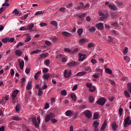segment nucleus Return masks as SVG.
Segmentation results:
<instances>
[{"label":"nucleus","instance_id":"11","mask_svg":"<svg viewBox=\"0 0 131 131\" xmlns=\"http://www.w3.org/2000/svg\"><path fill=\"white\" fill-rule=\"evenodd\" d=\"M48 56V53H42L40 55V57L38 58L40 60H42V59H45V58H47Z\"/></svg>","mask_w":131,"mask_h":131},{"label":"nucleus","instance_id":"1","mask_svg":"<svg viewBox=\"0 0 131 131\" xmlns=\"http://www.w3.org/2000/svg\"><path fill=\"white\" fill-rule=\"evenodd\" d=\"M32 123L34 124V126L36 128H38V127H39V124H40V118L39 117L37 118V120H36V118L35 117L32 118Z\"/></svg>","mask_w":131,"mask_h":131},{"label":"nucleus","instance_id":"22","mask_svg":"<svg viewBox=\"0 0 131 131\" xmlns=\"http://www.w3.org/2000/svg\"><path fill=\"white\" fill-rule=\"evenodd\" d=\"M106 126H107V121H104L103 124L101 126V130L105 129V128H106Z\"/></svg>","mask_w":131,"mask_h":131},{"label":"nucleus","instance_id":"64","mask_svg":"<svg viewBox=\"0 0 131 131\" xmlns=\"http://www.w3.org/2000/svg\"><path fill=\"white\" fill-rule=\"evenodd\" d=\"M19 30L20 31L27 30V28H26L25 27H21L20 28Z\"/></svg>","mask_w":131,"mask_h":131},{"label":"nucleus","instance_id":"12","mask_svg":"<svg viewBox=\"0 0 131 131\" xmlns=\"http://www.w3.org/2000/svg\"><path fill=\"white\" fill-rule=\"evenodd\" d=\"M86 74V72L84 71L79 72L75 75V76H81L82 75H85Z\"/></svg>","mask_w":131,"mask_h":131},{"label":"nucleus","instance_id":"7","mask_svg":"<svg viewBox=\"0 0 131 131\" xmlns=\"http://www.w3.org/2000/svg\"><path fill=\"white\" fill-rule=\"evenodd\" d=\"M130 119V117H129V116L127 117L124 119V127H127L128 125V122H129Z\"/></svg>","mask_w":131,"mask_h":131},{"label":"nucleus","instance_id":"4","mask_svg":"<svg viewBox=\"0 0 131 131\" xmlns=\"http://www.w3.org/2000/svg\"><path fill=\"white\" fill-rule=\"evenodd\" d=\"M84 113L86 117H87V118H91V117H92V113H91V111L89 110L85 111Z\"/></svg>","mask_w":131,"mask_h":131},{"label":"nucleus","instance_id":"13","mask_svg":"<svg viewBox=\"0 0 131 131\" xmlns=\"http://www.w3.org/2000/svg\"><path fill=\"white\" fill-rule=\"evenodd\" d=\"M51 77V74L48 73L43 75V78L46 79V80H48L49 78Z\"/></svg>","mask_w":131,"mask_h":131},{"label":"nucleus","instance_id":"41","mask_svg":"<svg viewBox=\"0 0 131 131\" xmlns=\"http://www.w3.org/2000/svg\"><path fill=\"white\" fill-rule=\"evenodd\" d=\"M89 91L91 92L92 93H94L95 91H96V88L94 86H92V88H91L89 89Z\"/></svg>","mask_w":131,"mask_h":131},{"label":"nucleus","instance_id":"35","mask_svg":"<svg viewBox=\"0 0 131 131\" xmlns=\"http://www.w3.org/2000/svg\"><path fill=\"white\" fill-rule=\"evenodd\" d=\"M124 93V96L126 98H130V94H129V93H128V92H127V91H125Z\"/></svg>","mask_w":131,"mask_h":131},{"label":"nucleus","instance_id":"36","mask_svg":"<svg viewBox=\"0 0 131 131\" xmlns=\"http://www.w3.org/2000/svg\"><path fill=\"white\" fill-rule=\"evenodd\" d=\"M9 37H6L2 39V42H4V43H7V42H8Z\"/></svg>","mask_w":131,"mask_h":131},{"label":"nucleus","instance_id":"34","mask_svg":"<svg viewBox=\"0 0 131 131\" xmlns=\"http://www.w3.org/2000/svg\"><path fill=\"white\" fill-rule=\"evenodd\" d=\"M59 11L61 13H66V8L61 7L60 8H59Z\"/></svg>","mask_w":131,"mask_h":131},{"label":"nucleus","instance_id":"8","mask_svg":"<svg viewBox=\"0 0 131 131\" xmlns=\"http://www.w3.org/2000/svg\"><path fill=\"white\" fill-rule=\"evenodd\" d=\"M79 61L80 62H82V61L85 59V57H86L85 55H83L81 53H79Z\"/></svg>","mask_w":131,"mask_h":131},{"label":"nucleus","instance_id":"51","mask_svg":"<svg viewBox=\"0 0 131 131\" xmlns=\"http://www.w3.org/2000/svg\"><path fill=\"white\" fill-rule=\"evenodd\" d=\"M43 93V92L41 91V89L40 88L39 89L38 94L39 96H42V94Z\"/></svg>","mask_w":131,"mask_h":131},{"label":"nucleus","instance_id":"33","mask_svg":"<svg viewBox=\"0 0 131 131\" xmlns=\"http://www.w3.org/2000/svg\"><path fill=\"white\" fill-rule=\"evenodd\" d=\"M82 32H83V30L82 29L80 28L77 30V33L79 36L82 34Z\"/></svg>","mask_w":131,"mask_h":131},{"label":"nucleus","instance_id":"15","mask_svg":"<svg viewBox=\"0 0 131 131\" xmlns=\"http://www.w3.org/2000/svg\"><path fill=\"white\" fill-rule=\"evenodd\" d=\"M22 51L20 50L15 51V55L18 57H21V56H22Z\"/></svg>","mask_w":131,"mask_h":131},{"label":"nucleus","instance_id":"21","mask_svg":"<svg viewBox=\"0 0 131 131\" xmlns=\"http://www.w3.org/2000/svg\"><path fill=\"white\" fill-rule=\"evenodd\" d=\"M41 74V71H38L37 73H36V74L34 76V78L35 79V80H37L38 79V76Z\"/></svg>","mask_w":131,"mask_h":131},{"label":"nucleus","instance_id":"19","mask_svg":"<svg viewBox=\"0 0 131 131\" xmlns=\"http://www.w3.org/2000/svg\"><path fill=\"white\" fill-rule=\"evenodd\" d=\"M17 94H18V90H15L14 91V92L12 94V97L13 98V100H15V98H16V97H17Z\"/></svg>","mask_w":131,"mask_h":131},{"label":"nucleus","instance_id":"6","mask_svg":"<svg viewBox=\"0 0 131 131\" xmlns=\"http://www.w3.org/2000/svg\"><path fill=\"white\" fill-rule=\"evenodd\" d=\"M96 27L99 29V30H103L104 29V25L102 23H99L96 25Z\"/></svg>","mask_w":131,"mask_h":131},{"label":"nucleus","instance_id":"49","mask_svg":"<svg viewBox=\"0 0 131 131\" xmlns=\"http://www.w3.org/2000/svg\"><path fill=\"white\" fill-rule=\"evenodd\" d=\"M28 17V14L24 15L21 17V20H26V19H27Z\"/></svg>","mask_w":131,"mask_h":131},{"label":"nucleus","instance_id":"50","mask_svg":"<svg viewBox=\"0 0 131 131\" xmlns=\"http://www.w3.org/2000/svg\"><path fill=\"white\" fill-rule=\"evenodd\" d=\"M89 31L90 32H95V31H96V28H95L94 27L91 28L89 29Z\"/></svg>","mask_w":131,"mask_h":131},{"label":"nucleus","instance_id":"40","mask_svg":"<svg viewBox=\"0 0 131 131\" xmlns=\"http://www.w3.org/2000/svg\"><path fill=\"white\" fill-rule=\"evenodd\" d=\"M105 72L108 73V74H112V71L109 68L105 69Z\"/></svg>","mask_w":131,"mask_h":131},{"label":"nucleus","instance_id":"31","mask_svg":"<svg viewBox=\"0 0 131 131\" xmlns=\"http://www.w3.org/2000/svg\"><path fill=\"white\" fill-rule=\"evenodd\" d=\"M43 14H45V11H37L35 13V16H38V15H42Z\"/></svg>","mask_w":131,"mask_h":131},{"label":"nucleus","instance_id":"32","mask_svg":"<svg viewBox=\"0 0 131 131\" xmlns=\"http://www.w3.org/2000/svg\"><path fill=\"white\" fill-rule=\"evenodd\" d=\"M127 85V91L131 94V83H128Z\"/></svg>","mask_w":131,"mask_h":131},{"label":"nucleus","instance_id":"44","mask_svg":"<svg viewBox=\"0 0 131 131\" xmlns=\"http://www.w3.org/2000/svg\"><path fill=\"white\" fill-rule=\"evenodd\" d=\"M86 16V13H82L81 15H78V17L80 19H82V18H83V17H85Z\"/></svg>","mask_w":131,"mask_h":131},{"label":"nucleus","instance_id":"58","mask_svg":"<svg viewBox=\"0 0 131 131\" xmlns=\"http://www.w3.org/2000/svg\"><path fill=\"white\" fill-rule=\"evenodd\" d=\"M50 120L52 123H56V122H57V121H58V120H57L56 119H54V118L51 119Z\"/></svg>","mask_w":131,"mask_h":131},{"label":"nucleus","instance_id":"57","mask_svg":"<svg viewBox=\"0 0 131 131\" xmlns=\"http://www.w3.org/2000/svg\"><path fill=\"white\" fill-rule=\"evenodd\" d=\"M61 95H62V96H66L67 95V92H66V90L61 91Z\"/></svg>","mask_w":131,"mask_h":131},{"label":"nucleus","instance_id":"26","mask_svg":"<svg viewBox=\"0 0 131 131\" xmlns=\"http://www.w3.org/2000/svg\"><path fill=\"white\" fill-rule=\"evenodd\" d=\"M21 109V105L18 104L15 106V111L16 112H19Z\"/></svg>","mask_w":131,"mask_h":131},{"label":"nucleus","instance_id":"2","mask_svg":"<svg viewBox=\"0 0 131 131\" xmlns=\"http://www.w3.org/2000/svg\"><path fill=\"white\" fill-rule=\"evenodd\" d=\"M97 104L101 106H104L106 103V99L104 98H99L96 102Z\"/></svg>","mask_w":131,"mask_h":131},{"label":"nucleus","instance_id":"56","mask_svg":"<svg viewBox=\"0 0 131 131\" xmlns=\"http://www.w3.org/2000/svg\"><path fill=\"white\" fill-rule=\"evenodd\" d=\"M40 27H43V26H48V24L45 23H41L40 24Z\"/></svg>","mask_w":131,"mask_h":131},{"label":"nucleus","instance_id":"37","mask_svg":"<svg viewBox=\"0 0 131 131\" xmlns=\"http://www.w3.org/2000/svg\"><path fill=\"white\" fill-rule=\"evenodd\" d=\"M45 45H46V46H48V47H51V46H52L53 43H52V42L50 41L46 40Z\"/></svg>","mask_w":131,"mask_h":131},{"label":"nucleus","instance_id":"48","mask_svg":"<svg viewBox=\"0 0 131 131\" xmlns=\"http://www.w3.org/2000/svg\"><path fill=\"white\" fill-rule=\"evenodd\" d=\"M128 52V48L127 47H125L124 50L123 51V53H124V55L127 54Z\"/></svg>","mask_w":131,"mask_h":131},{"label":"nucleus","instance_id":"39","mask_svg":"<svg viewBox=\"0 0 131 131\" xmlns=\"http://www.w3.org/2000/svg\"><path fill=\"white\" fill-rule=\"evenodd\" d=\"M93 118L94 119H98V118H99V114L97 113H94Z\"/></svg>","mask_w":131,"mask_h":131},{"label":"nucleus","instance_id":"14","mask_svg":"<svg viewBox=\"0 0 131 131\" xmlns=\"http://www.w3.org/2000/svg\"><path fill=\"white\" fill-rule=\"evenodd\" d=\"M108 7L110 8V9H111L114 11H116V10H117V7H116V6L114 5L109 4Z\"/></svg>","mask_w":131,"mask_h":131},{"label":"nucleus","instance_id":"55","mask_svg":"<svg viewBox=\"0 0 131 131\" xmlns=\"http://www.w3.org/2000/svg\"><path fill=\"white\" fill-rule=\"evenodd\" d=\"M64 52H67V53H70V54H71V53H72V51H71L69 48H65Z\"/></svg>","mask_w":131,"mask_h":131},{"label":"nucleus","instance_id":"53","mask_svg":"<svg viewBox=\"0 0 131 131\" xmlns=\"http://www.w3.org/2000/svg\"><path fill=\"white\" fill-rule=\"evenodd\" d=\"M48 71H49V69H48L47 68H44L43 69V70H42L43 73H47L48 72Z\"/></svg>","mask_w":131,"mask_h":131},{"label":"nucleus","instance_id":"38","mask_svg":"<svg viewBox=\"0 0 131 131\" xmlns=\"http://www.w3.org/2000/svg\"><path fill=\"white\" fill-rule=\"evenodd\" d=\"M40 52H41V50L37 49L32 51L31 54H38V53H40Z\"/></svg>","mask_w":131,"mask_h":131},{"label":"nucleus","instance_id":"45","mask_svg":"<svg viewBox=\"0 0 131 131\" xmlns=\"http://www.w3.org/2000/svg\"><path fill=\"white\" fill-rule=\"evenodd\" d=\"M106 19H107V16H106V15H103L100 17V21H103V20H106Z\"/></svg>","mask_w":131,"mask_h":131},{"label":"nucleus","instance_id":"25","mask_svg":"<svg viewBox=\"0 0 131 131\" xmlns=\"http://www.w3.org/2000/svg\"><path fill=\"white\" fill-rule=\"evenodd\" d=\"M51 25H53L55 27H58V23L56 20H53L50 22Z\"/></svg>","mask_w":131,"mask_h":131},{"label":"nucleus","instance_id":"10","mask_svg":"<svg viewBox=\"0 0 131 131\" xmlns=\"http://www.w3.org/2000/svg\"><path fill=\"white\" fill-rule=\"evenodd\" d=\"M112 126L113 130H116L117 129V127H118V126L116 124V122H113L112 123Z\"/></svg>","mask_w":131,"mask_h":131},{"label":"nucleus","instance_id":"60","mask_svg":"<svg viewBox=\"0 0 131 131\" xmlns=\"http://www.w3.org/2000/svg\"><path fill=\"white\" fill-rule=\"evenodd\" d=\"M68 58L67 57H62V63H65V62H67Z\"/></svg>","mask_w":131,"mask_h":131},{"label":"nucleus","instance_id":"46","mask_svg":"<svg viewBox=\"0 0 131 131\" xmlns=\"http://www.w3.org/2000/svg\"><path fill=\"white\" fill-rule=\"evenodd\" d=\"M108 81L110 82L111 84H112V85H115L116 84V83H115V81L114 80L108 79Z\"/></svg>","mask_w":131,"mask_h":131},{"label":"nucleus","instance_id":"24","mask_svg":"<svg viewBox=\"0 0 131 131\" xmlns=\"http://www.w3.org/2000/svg\"><path fill=\"white\" fill-rule=\"evenodd\" d=\"M61 34L62 35H64V36H67L68 37H69L71 35V34L70 33L67 32H63L61 33Z\"/></svg>","mask_w":131,"mask_h":131},{"label":"nucleus","instance_id":"27","mask_svg":"<svg viewBox=\"0 0 131 131\" xmlns=\"http://www.w3.org/2000/svg\"><path fill=\"white\" fill-rule=\"evenodd\" d=\"M13 120L20 121L22 120V119L18 116H13L12 117Z\"/></svg>","mask_w":131,"mask_h":131},{"label":"nucleus","instance_id":"18","mask_svg":"<svg viewBox=\"0 0 131 131\" xmlns=\"http://www.w3.org/2000/svg\"><path fill=\"white\" fill-rule=\"evenodd\" d=\"M27 38L25 40V42H28V41H30L31 40V37L29 35V34H27Z\"/></svg>","mask_w":131,"mask_h":131},{"label":"nucleus","instance_id":"61","mask_svg":"<svg viewBox=\"0 0 131 131\" xmlns=\"http://www.w3.org/2000/svg\"><path fill=\"white\" fill-rule=\"evenodd\" d=\"M78 52V49L76 48V49L74 50L73 51H72L71 54H76V53H77Z\"/></svg>","mask_w":131,"mask_h":131},{"label":"nucleus","instance_id":"52","mask_svg":"<svg viewBox=\"0 0 131 131\" xmlns=\"http://www.w3.org/2000/svg\"><path fill=\"white\" fill-rule=\"evenodd\" d=\"M15 40V38L14 37L9 38L8 37V42H13Z\"/></svg>","mask_w":131,"mask_h":131},{"label":"nucleus","instance_id":"3","mask_svg":"<svg viewBox=\"0 0 131 131\" xmlns=\"http://www.w3.org/2000/svg\"><path fill=\"white\" fill-rule=\"evenodd\" d=\"M72 75V71L71 70H65L64 72V76L66 77V78H69V77H70Z\"/></svg>","mask_w":131,"mask_h":131},{"label":"nucleus","instance_id":"42","mask_svg":"<svg viewBox=\"0 0 131 131\" xmlns=\"http://www.w3.org/2000/svg\"><path fill=\"white\" fill-rule=\"evenodd\" d=\"M86 86L89 89H91L93 86V84L92 83L88 82L86 83Z\"/></svg>","mask_w":131,"mask_h":131},{"label":"nucleus","instance_id":"5","mask_svg":"<svg viewBox=\"0 0 131 131\" xmlns=\"http://www.w3.org/2000/svg\"><path fill=\"white\" fill-rule=\"evenodd\" d=\"M66 116H69V117H71L73 115H74V112L71 110L67 111L65 113Z\"/></svg>","mask_w":131,"mask_h":131},{"label":"nucleus","instance_id":"63","mask_svg":"<svg viewBox=\"0 0 131 131\" xmlns=\"http://www.w3.org/2000/svg\"><path fill=\"white\" fill-rule=\"evenodd\" d=\"M85 105H83V104H82V105H80V106H79V108L80 109H85Z\"/></svg>","mask_w":131,"mask_h":131},{"label":"nucleus","instance_id":"59","mask_svg":"<svg viewBox=\"0 0 131 131\" xmlns=\"http://www.w3.org/2000/svg\"><path fill=\"white\" fill-rule=\"evenodd\" d=\"M3 7H9V6H10V4H9V3H8V2H5V3H4L3 5H2Z\"/></svg>","mask_w":131,"mask_h":131},{"label":"nucleus","instance_id":"29","mask_svg":"<svg viewBox=\"0 0 131 131\" xmlns=\"http://www.w3.org/2000/svg\"><path fill=\"white\" fill-rule=\"evenodd\" d=\"M50 120H51V118L50 117V115H47L45 116V122H49Z\"/></svg>","mask_w":131,"mask_h":131},{"label":"nucleus","instance_id":"9","mask_svg":"<svg viewBox=\"0 0 131 131\" xmlns=\"http://www.w3.org/2000/svg\"><path fill=\"white\" fill-rule=\"evenodd\" d=\"M34 27V25L32 24H29L27 26V30H29V31H32V29Z\"/></svg>","mask_w":131,"mask_h":131},{"label":"nucleus","instance_id":"54","mask_svg":"<svg viewBox=\"0 0 131 131\" xmlns=\"http://www.w3.org/2000/svg\"><path fill=\"white\" fill-rule=\"evenodd\" d=\"M48 115H49L50 118H55V115L53 113H50Z\"/></svg>","mask_w":131,"mask_h":131},{"label":"nucleus","instance_id":"43","mask_svg":"<svg viewBox=\"0 0 131 131\" xmlns=\"http://www.w3.org/2000/svg\"><path fill=\"white\" fill-rule=\"evenodd\" d=\"M63 57H64V55L63 54H59V55H56V59L60 60V59H61V58H63Z\"/></svg>","mask_w":131,"mask_h":131},{"label":"nucleus","instance_id":"16","mask_svg":"<svg viewBox=\"0 0 131 131\" xmlns=\"http://www.w3.org/2000/svg\"><path fill=\"white\" fill-rule=\"evenodd\" d=\"M77 62H71L70 63H68V67L70 68L73 66H76Z\"/></svg>","mask_w":131,"mask_h":131},{"label":"nucleus","instance_id":"20","mask_svg":"<svg viewBox=\"0 0 131 131\" xmlns=\"http://www.w3.org/2000/svg\"><path fill=\"white\" fill-rule=\"evenodd\" d=\"M32 86V82L29 81L27 85V87H26L27 90L29 91V90H30V89H31Z\"/></svg>","mask_w":131,"mask_h":131},{"label":"nucleus","instance_id":"62","mask_svg":"<svg viewBox=\"0 0 131 131\" xmlns=\"http://www.w3.org/2000/svg\"><path fill=\"white\" fill-rule=\"evenodd\" d=\"M84 42H85V39L82 38L79 40L80 43H84Z\"/></svg>","mask_w":131,"mask_h":131},{"label":"nucleus","instance_id":"23","mask_svg":"<svg viewBox=\"0 0 131 131\" xmlns=\"http://www.w3.org/2000/svg\"><path fill=\"white\" fill-rule=\"evenodd\" d=\"M19 64L20 69H21V70H23V69L24 68V60L22 59L20 63H19Z\"/></svg>","mask_w":131,"mask_h":131},{"label":"nucleus","instance_id":"47","mask_svg":"<svg viewBox=\"0 0 131 131\" xmlns=\"http://www.w3.org/2000/svg\"><path fill=\"white\" fill-rule=\"evenodd\" d=\"M123 113V109H122V108H120L119 109V114L120 116H121V115H122Z\"/></svg>","mask_w":131,"mask_h":131},{"label":"nucleus","instance_id":"17","mask_svg":"<svg viewBox=\"0 0 131 131\" xmlns=\"http://www.w3.org/2000/svg\"><path fill=\"white\" fill-rule=\"evenodd\" d=\"M99 124H100V122H99L98 121H95L93 123V125L94 127H96V128L99 127Z\"/></svg>","mask_w":131,"mask_h":131},{"label":"nucleus","instance_id":"30","mask_svg":"<svg viewBox=\"0 0 131 131\" xmlns=\"http://www.w3.org/2000/svg\"><path fill=\"white\" fill-rule=\"evenodd\" d=\"M89 101L90 103H93L94 101H95V98H94V96H90L89 97Z\"/></svg>","mask_w":131,"mask_h":131},{"label":"nucleus","instance_id":"28","mask_svg":"<svg viewBox=\"0 0 131 131\" xmlns=\"http://www.w3.org/2000/svg\"><path fill=\"white\" fill-rule=\"evenodd\" d=\"M71 97L72 98L73 101H76V95H75V94L74 93L71 94Z\"/></svg>","mask_w":131,"mask_h":131}]
</instances>
